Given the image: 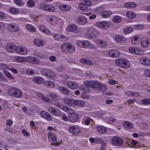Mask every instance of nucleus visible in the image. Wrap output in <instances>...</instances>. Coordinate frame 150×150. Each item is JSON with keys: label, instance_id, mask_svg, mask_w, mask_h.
Wrapping results in <instances>:
<instances>
[{"label": "nucleus", "instance_id": "nucleus-48", "mask_svg": "<svg viewBox=\"0 0 150 150\" xmlns=\"http://www.w3.org/2000/svg\"><path fill=\"white\" fill-rule=\"evenodd\" d=\"M115 40L116 42L124 41L125 40V38L122 36L118 35H116L115 38Z\"/></svg>", "mask_w": 150, "mask_h": 150}, {"label": "nucleus", "instance_id": "nucleus-8", "mask_svg": "<svg viewBox=\"0 0 150 150\" xmlns=\"http://www.w3.org/2000/svg\"><path fill=\"white\" fill-rule=\"evenodd\" d=\"M47 110L51 114L55 116H59L62 115L61 111L58 109L54 107H50Z\"/></svg>", "mask_w": 150, "mask_h": 150}, {"label": "nucleus", "instance_id": "nucleus-60", "mask_svg": "<svg viewBox=\"0 0 150 150\" xmlns=\"http://www.w3.org/2000/svg\"><path fill=\"white\" fill-rule=\"evenodd\" d=\"M142 104L144 105H146L150 104V99L148 98H145L142 99L141 101Z\"/></svg>", "mask_w": 150, "mask_h": 150}, {"label": "nucleus", "instance_id": "nucleus-56", "mask_svg": "<svg viewBox=\"0 0 150 150\" xmlns=\"http://www.w3.org/2000/svg\"><path fill=\"white\" fill-rule=\"evenodd\" d=\"M138 37L137 36H134L131 39L132 43L134 44H136L138 43Z\"/></svg>", "mask_w": 150, "mask_h": 150}, {"label": "nucleus", "instance_id": "nucleus-57", "mask_svg": "<svg viewBox=\"0 0 150 150\" xmlns=\"http://www.w3.org/2000/svg\"><path fill=\"white\" fill-rule=\"evenodd\" d=\"M27 4L29 7H32L35 6V2L33 0H28L27 1Z\"/></svg>", "mask_w": 150, "mask_h": 150}, {"label": "nucleus", "instance_id": "nucleus-22", "mask_svg": "<svg viewBox=\"0 0 150 150\" xmlns=\"http://www.w3.org/2000/svg\"><path fill=\"white\" fill-rule=\"evenodd\" d=\"M16 47L13 44H9L6 46V49L9 52H13L16 51Z\"/></svg>", "mask_w": 150, "mask_h": 150}, {"label": "nucleus", "instance_id": "nucleus-38", "mask_svg": "<svg viewBox=\"0 0 150 150\" xmlns=\"http://www.w3.org/2000/svg\"><path fill=\"white\" fill-rule=\"evenodd\" d=\"M39 28L41 32L47 35L49 34L50 33L49 30L43 25H40L39 26Z\"/></svg>", "mask_w": 150, "mask_h": 150}, {"label": "nucleus", "instance_id": "nucleus-63", "mask_svg": "<svg viewBox=\"0 0 150 150\" xmlns=\"http://www.w3.org/2000/svg\"><path fill=\"white\" fill-rule=\"evenodd\" d=\"M64 67L63 65H60L57 67V70L59 72H62L64 69Z\"/></svg>", "mask_w": 150, "mask_h": 150}, {"label": "nucleus", "instance_id": "nucleus-28", "mask_svg": "<svg viewBox=\"0 0 150 150\" xmlns=\"http://www.w3.org/2000/svg\"><path fill=\"white\" fill-rule=\"evenodd\" d=\"M122 125L124 127L128 129H132L133 127L132 124L127 121H124L122 122Z\"/></svg>", "mask_w": 150, "mask_h": 150}, {"label": "nucleus", "instance_id": "nucleus-15", "mask_svg": "<svg viewBox=\"0 0 150 150\" xmlns=\"http://www.w3.org/2000/svg\"><path fill=\"white\" fill-rule=\"evenodd\" d=\"M100 83L96 81H92L88 82H87V86L96 89V90H97L99 86Z\"/></svg>", "mask_w": 150, "mask_h": 150}, {"label": "nucleus", "instance_id": "nucleus-4", "mask_svg": "<svg viewBox=\"0 0 150 150\" xmlns=\"http://www.w3.org/2000/svg\"><path fill=\"white\" fill-rule=\"evenodd\" d=\"M47 137L49 141L52 142L51 145L56 146H58L59 143L57 142V136L55 132L50 131L47 134Z\"/></svg>", "mask_w": 150, "mask_h": 150}, {"label": "nucleus", "instance_id": "nucleus-3", "mask_svg": "<svg viewBox=\"0 0 150 150\" xmlns=\"http://www.w3.org/2000/svg\"><path fill=\"white\" fill-rule=\"evenodd\" d=\"M91 4V1L89 0H83L79 4V8L81 10L86 11L90 10L89 6Z\"/></svg>", "mask_w": 150, "mask_h": 150}, {"label": "nucleus", "instance_id": "nucleus-32", "mask_svg": "<svg viewBox=\"0 0 150 150\" xmlns=\"http://www.w3.org/2000/svg\"><path fill=\"white\" fill-rule=\"evenodd\" d=\"M79 118V116L77 114H71L69 121L74 122L77 121Z\"/></svg>", "mask_w": 150, "mask_h": 150}, {"label": "nucleus", "instance_id": "nucleus-25", "mask_svg": "<svg viewBox=\"0 0 150 150\" xmlns=\"http://www.w3.org/2000/svg\"><path fill=\"white\" fill-rule=\"evenodd\" d=\"M140 62L142 64L149 65L150 64V60L148 58L143 57L140 59Z\"/></svg>", "mask_w": 150, "mask_h": 150}, {"label": "nucleus", "instance_id": "nucleus-6", "mask_svg": "<svg viewBox=\"0 0 150 150\" xmlns=\"http://www.w3.org/2000/svg\"><path fill=\"white\" fill-rule=\"evenodd\" d=\"M68 130L70 133L76 136L79 135L81 132V130L79 127L77 125H74L69 127Z\"/></svg>", "mask_w": 150, "mask_h": 150}, {"label": "nucleus", "instance_id": "nucleus-51", "mask_svg": "<svg viewBox=\"0 0 150 150\" xmlns=\"http://www.w3.org/2000/svg\"><path fill=\"white\" fill-rule=\"evenodd\" d=\"M26 28L29 31L34 32L36 30L35 28L33 25L30 24H28L26 26Z\"/></svg>", "mask_w": 150, "mask_h": 150}, {"label": "nucleus", "instance_id": "nucleus-26", "mask_svg": "<svg viewBox=\"0 0 150 150\" xmlns=\"http://www.w3.org/2000/svg\"><path fill=\"white\" fill-rule=\"evenodd\" d=\"M74 104L79 107H83L85 104L84 102L81 100H74Z\"/></svg>", "mask_w": 150, "mask_h": 150}, {"label": "nucleus", "instance_id": "nucleus-43", "mask_svg": "<svg viewBox=\"0 0 150 150\" xmlns=\"http://www.w3.org/2000/svg\"><path fill=\"white\" fill-rule=\"evenodd\" d=\"M34 81L38 84H41L43 81V78L40 76L35 77L33 78Z\"/></svg>", "mask_w": 150, "mask_h": 150}, {"label": "nucleus", "instance_id": "nucleus-64", "mask_svg": "<svg viewBox=\"0 0 150 150\" xmlns=\"http://www.w3.org/2000/svg\"><path fill=\"white\" fill-rule=\"evenodd\" d=\"M144 75L146 77H150V69H147L144 72Z\"/></svg>", "mask_w": 150, "mask_h": 150}, {"label": "nucleus", "instance_id": "nucleus-44", "mask_svg": "<svg viewBox=\"0 0 150 150\" xmlns=\"http://www.w3.org/2000/svg\"><path fill=\"white\" fill-rule=\"evenodd\" d=\"M124 6L125 8H133L136 6V4L134 3L129 2L125 3Z\"/></svg>", "mask_w": 150, "mask_h": 150}, {"label": "nucleus", "instance_id": "nucleus-18", "mask_svg": "<svg viewBox=\"0 0 150 150\" xmlns=\"http://www.w3.org/2000/svg\"><path fill=\"white\" fill-rule=\"evenodd\" d=\"M40 115L42 117L49 121L51 120L52 118V116L45 111H41L40 113Z\"/></svg>", "mask_w": 150, "mask_h": 150}, {"label": "nucleus", "instance_id": "nucleus-61", "mask_svg": "<svg viewBox=\"0 0 150 150\" xmlns=\"http://www.w3.org/2000/svg\"><path fill=\"white\" fill-rule=\"evenodd\" d=\"M4 74L9 79H13L14 77L12 76L10 73L6 70H4Z\"/></svg>", "mask_w": 150, "mask_h": 150}, {"label": "nucleus", "instance_id": "nucleus-31", "mask_svg": "<svg viewBox=\"0 0 150 150\" xmlns=\"http://www.w3.org/2000/svg\"><path fill=\"white\" fill-rule=\"evenodd\" d=\"M108 55L111 57L116 58L118 56L119 52L117 50H111L109 52Z\"/></svg>", "mask_w": 150, "mask_h": 150}, {"label": "nucleus", "instance_id": "nucleus-62", "mask_svg": "<svg viewBox=\"0 0 150 150\" xmlns=\"http://www.w3.org/2000/svg\"><path fill=\"white\" fill-rule=\"evenodd\" d=\"M6 69H9L5 64L4 63L0 64V69L1 70L4 71V70H6Z\"/></svg>", "mask_w": 150, "mask_h": 150}, {"label": "nucleus", "instance_id": "nucleus-5", "mask_svg": "<svg viewBox=\"0 0 150 150\" xmlns=\"http://www.w3.org/2000/svg\"><path fill=\"white\" fill-rule=\"evenodd\" d=\"M98 33L97 30L91 27H89L87 28L85 34L87 38L90 39L95 37Z\"/></svg>", "mask_w": 150, "mask_h": 150}, {"label": "nucleus", "instance_id": "nucleus-35", "mask_svg": "<svg viewBox=\"0 0 150 150\" xmlns=\"http://www.w3.org/2000/svg\"><path fill=\"white\" fill-rule=\"evenodd\" d=\"M48 21H49L50 23L54 24L57 23L59 21L58 18L55 16H52L48 18Z\"/></svg>", "mask_w": 150, "mask_h": 150}, {"label": "nucleus", "instance_id": "nucleus-33", "mask_svg": "<svg viewBox=\"0 0 150 150\" xmlns=\"http://www.w3.org/2000/svg\"><path fill=\"white\" fill-rule=\"evenodd\" d=\"M37 94L38 97L42 99L44 102L47 103L49 102L50 99L49 98L44 96L40 93H37Z\"/></svg>", "mask_w": 150, "mask_h": 150}, {"label": "nucleus", "instance_id": "nucleus-59", "mask_svg": "<svg viewBox=\"0 0 150 150\" xmlns=\"http://www.w3.org/2000/svg\"><path fill=\"white\" fill-rule=\"evenodd\" d=\"M53 105L55 106L60 108V109L62 110V109L63 106L62 104L61 103L55 102L54 103Z\"/></svg>", "mask_w": 150, "mask_h": 150}, {"label": "nucleus", "instance_id": "nucleus-54", "mask_svg": "<svg viewBox=\"0 0 150 150\" xmlns=\"http://www.w3.org/2000/svg\"><path fill=\"white\" fill-rule=\"evenodd\" d=\"M121 17L118 16H115L113 17L112 19V22L114 23H118L121 22Z\"/></svg>", "mask_w": 150, "mask_h": 150}, {"label": "nucleus", "instance_id": "nucleus-39", "mask_svg": "<svg viewBox=\"0 0 150 150\" xmlns=\"http://www.w3.org/2000/svg\"><path fill=\"white\" fill-rule=\"evenodd\" d=\"M71 8V6L69 5H60L59 7V8L60 10L64 11H69Z\"/></svg>", "mask_w": 150, "mask_h": 150}, {"label": "nucleus", "instance_id": "nucleus-12", "mask_svg": "<svg viewBox=\"0 0 150 150\" xmlns=\"http://www.w3.org/2000/svg\"><path fill=\"white\" fill-rule=\"evenodd\" d=\"M7 28L8 30L11 32H18L19 29L18 26L15 23H9Z\"/></svg>", "mask_w": 150, "mask_h": 150}, {"label": "nucleus", "instance_id": "nucleus-10", "mask_svg": "<svg viewBox=\"0 0 150 150\" xmlns=\"http://www.w3.org/2000/svg\"><path fill=\"white\" fill-rule=\"evenodd\" d=\"M112 144L115 145L120 146L123 144L124 141L123 140L118 137H113L111 139Z\"/></svg>", "mask_w": 150, "mask_h": 150}, {"label": "nucleus", "instance_id": "nucleus-16", "mask_svg": "<svg viewBox=\"0 0 150 150\" xmlns=\"http://www.w3.org/2000/svg\"><path fill=\"white\" fill-rule=\"evenodd\" d=\"M33 42L35 45L40 47L43 46L45 43L43 40L39 39L38 38H35L34 39Z\"/></svg>", "mask_w": 150, "mask_h": 150}, {"label": "nucleus", "instance_id": "nucleus-11", "mask_svg": "<svg viewBox=\"0 0 150 150\" xmlns=\"http://www.w3.org/2000/svg\"><path fill=\"white\" fill-rule=\"evenodd\" d=\"M76 44L78 46L83 48H87L90 44L89 42L86 40L77 41Z\"/></svg>", "mask_w": 150, "mask_h": 150}, {"label": "nucleus", "instance_id": "nucleus-42", "mask_svg": "<svg viewBox=\"0 0 150 150\" xmlns=\"http://www.w3.org/2000/svg\"><path fill=\"white\" fill-rule=\"evenodd\" d=\"M122 65L123 67H122L126 68L129 67V63L128 61L125 59L122 58Z\"/></svg>", "mask_w": 150, "mask_h": 150}, {"label": "nucleus", "instance_id": "nucleus-49", "mask_svg": "<svg viewBox=\"0 0 150 150\" xmlns=\"http://www.w3.org/2000/svg\"><path fill=\"white\" fill-rule=\"evenodd\" d=\"M50 97L53 100L56 101L57 100V96L56 93L52 92L49 93L48 94Z\"/></svg>", "mask_w": 150, "mask_h": 150}, {"label": "nucleus", "instance_id": "nucleus-47", "mask_svg": "<svg viewBox=\"0 0 150 150\" xmlns=\"http://www.w3.org/2000/svg\"><path fill=\"white\" fill-rule=\"evenodd\" d=\"M45 85L48 87L51 88H53L54 85V83L50 81H45L44 83Z\"/></svg>", "mask_w": 150, "mask_h": 150}, {"label": "nucleus", "instance_id": "nucleus-14", "mask_svg": "<svg viewBox=\"0 0 150 150\" xmlns=\"http://www.w3.org/2000/svg\"><path fill=\"white\" fill-rule=\"evenodd\" d=\"M16 51L17 54L21 55H25L27 53V49L25 47L19 46L16 47Z\"/></svg>", "mask_w": 150, "mask_h": 150}, {"label": "nucleus", "instance_id": "nucleus-58", "mask_svg": "<svg viewBox=\"0 0 150 150\" xmlns=\"http://www.w3.org/2000/svg\"><path fill=\"white\" fill-rule=\"evenodd\" d=\"M133 30V29L130 27H127L124 29L123 31L125 33L128 34Z\"/></svg>", "mask_w": 150, "mask_h": 150}, {"label": "nucleus", "instance_id": "nucleus-37", "mask_svg": "<svg viewBox=\"0 0 150 150\" xmlns=\"http://www.w3.org/2000/svg\"><path fill=\"white\" fill-rule=\"evenodd\" d=\"M77 28V26L75 24H71L68 26L66 29L69 32H73L76 30Z\"/></svg>", "mask_w": 150, "mask_h": 150}, {"label": "nucleus", "instance_id": "nucleus-13", "mask_svg": "<svg viewBox=\"0 0 150 150\" xmlns=\"http://www.w3.org/2000/svg\"><path fill=\"white\" fill-rule=\"evenodd\" d=\"M96 25L103 30L107 29L109 26V24L106 21H98L96 23Z\"/></svg>", "mask_w": 150, "mask_h": 150}, {"label": "nucleus", "instance_id": "nucleus-21", "mask_svg": "<svg viewBox=\"0 0 150 150\" xmlns=\"http://www.w3.org/2000/svg\"><path fill=\"white\" fill-rule=\"evenodd\" d=\"M148 38L144 37L142 38L140 41V43L142 46L143 47H147L149 44Z\"/></svg>", "mask_w": 150, "mask_h": 150}, {"label": "nucleus", "instance_id": "nucleus-30", "mask_svg": "<svg viewBox=\"0 0 150 150\" xmlns=\"http://www.w3.org/2000/svg\"><path fill=\"white\" fill-rule=\"evenodd\" d=\"M124 93L125 95L129 97L137 96H139V93L136 92L131 91H125L124 92Z\"/></svg>", "mask_w": 150, "mask_h": 150}, {"label": "nucleus", "instance_id": "nucleus-45", "mask_svg": "<svg viewBox=\"0 0 150 150\" xmlns=\"http://www.w3.org/2000/svg\"><path fill=\"white\" fill-rule=\"evenodd\" d=\"M126 16L128 18H133L135 16L136 14L133 12L128 11L126 12Z\"/></svg>", "mask_w": 150, "mask_h": 150}, {"label": "nucleus", "instance_id": "nucleus-50", "mask_svg": "<svg viewBox=\"0 0 150 150\" xmlns=\"http://www.w3.org/2000/svg\"><path fill=\"white\" fill-rule=\"evenodd\" d=\"M9 12L12 14H16L19 12V11L18 9L14 7H11L9 9Z\"/></svg>", "mask_w": 150, "mask_h": 150}, {"label": "nucleus", "instance_id": "nucleus-9", "mask_svg": "<svg viewBox=\"0 0 150 150\" xmlns=\"http://www.w3.org/2000/svg\"><path fill=\"white\" fill-rule=\"evenodd\" d=\"M129 50L131 53L138 55L143 54L144 52L142 50L135 47H130L129 48Z\"/></svg>", "mask_w": 150, "mask_h": 150}, {"label": "nucleus", "instance_id": "nucleus-17", "mask_svg": "<svg viewBox=\"0 0 150 150\" xmlns=\"http://www.w3.org/2000/svg\"><path fill=\"white\" fill-rule=\"evenodd\" d=\"M67 87L72 89H75L78 88L79 86L78 84L73 81H69L67 83Z\"/></svg>", "mask_w": 150, "mask_h": 150}, {"label": "nucleus", "instance_id": "nucleus-19", "mask_svg": "<svg viewBox=\"0 0 150 150\" xmlns=\"http://www.w3.org/2000/svg\"><path fill=\"white\" fill-rule=\"evenodd\" d=\"M76 21L80 25H83L86 24L87 22L86 18L83 16H81L77 17Z\"/></svg>", "mask_w": 150, "mask_h": 150}, {"label": "nucleus", "instance_id": "nucleus-29", "mask_svg": "<svg viewBox=\"0 0 150 150\" xmlns=\"http://www.w3.org/2000/svg\"><path fill=\"white\" fill-rule=\"evenodd\" d=\"M62 110L67 113L70 114H73L74 112V110L65 105H64L63 106Z\"/></svg>", "mask_w": 150, "mask_h": 150}, {"label": "nucleus", "instance_id": "nucleus-46", "mask_svg": "<svg viewBox=\"0 0 150 150\" xmlns=\"http://www.w3.org/2000/svg\"><path fill=\"white\" fill-rule=\"evenodd\" d=\"M97 130L99 132L103 134L106 132V129L104 127L101 126H99L97 127Z\"/></svg>", "mask_w": 150, "mask_h": 150}, {"label": "nucleus", "instance_id": "nucleus-24", "mask_svg": "<svg viewBox=\"0 0 150 150\" xmlns=\"http://www.w3.org/2000/svg\"><path fill=\"white\" fill-rule=\"evenodd\" d=\"M63 101L64 103L66 105L69 106L72 105V103H73L74 100L70 98H69L65 96L63 99Z\"/></svg>", "mask_w": 150, "mask_h": 150}, {"label": "nucleus", "instance_id": "nucleus-55", "mask_svg": "<svg viewBox=\"0 0 150 150\" xmlns=\"http://www.w3.org/2000/svg\"><path fill=\"white\" fill-rule=\"evenodd\" d=\"M122 58H119L116 59L115 61V63L117 66L122 67H123L122 65Z\"/></svg>", "mask_w": 150, "mask_h": 150}, {"label": "nucleus", "instance_id": "nucleus-36", "mask_svg": "<svg viewBox=\"0 0 150 150\" xmlns=\"http://www.w3.org/2000/svg\"><path fill=\"white\" fill-rule=\"evenodd\" d=\"M87 81H85L83 82L85 86H80L79 87V89L80 90H82L84 91V92H88L90 91L89 88L88 87V86H87L86 85H87Z\"/></svg>", "mask_w": 150, "mask_h": 150}, {"label": "nucleus", "instance_id": "nucleus-34", "mask_svg": "<svg viewBox=\"0 0 150 150\" xmlns=\"http://www.w3.org/2000/svg\"><path fill=\"white\" fill-rule=\"evenodd\" d=\"M112 14L111 11L109 10L104 11L101 13V16L104 18H109L110 16Z\"/></svg>", "mask_w": 150, "mask_h": 150}, {"label": "nucleus", "instance_id": "nucleus-53", "mask_svg": "<svg viewBox=\"0 0 150 150\" xmlns=\"http://www.w3.org/2000/svg\"><path fill=\"white\" fill-rule=\"evenodd\" d=\"M106 90V86L103 84L100 83L97 91H99L100 92H104Z\"/></svg>", "mask_w": 150, "mask_h": 150}, {"label": "nucleus", "instance_id": "nucleus-20", "mask_svg": "<svg viewBox=\"0 0 150 150\" xmlns=\"http://www.w3.org/2000/svg\"><path fill=\"white\" fill-rule=\"evenodd\" d=\"M54 37L55 40L61 41H65L67 39L66 36L61 34H55Z\"/></svg>", "mask_w": 150, "mask_h": 150}, {"label": "nucleus", "instance_id": "nucleus-27", "mask_svg": "<svg viewBox=\"0 0 150 150\" xmlns=\"http://www.w3.org/2000/svg\"><path fill=\"white\" fill-rule=\"evenodd\" d=\"M96 42L98 45L102 48L105 47L107 45L106 41L102 39L97 40Z\"/></svg>", "mask_w": 150, "mask_h": 150}, {"label": "nucleus", "instance_id": "nucleus-1", "mask_svg": "<svg viewBox=\"0 0 150 150\" xmlns=\"http://www.w3.org/2000/svg\"><path fill=\"white\" fill-rule=\"evenodd\" d=\"M7 93L9 96L16 98H20L22 95V91L15 87L8 88Z\"/></svg>", "mask_w": 150, "mask_h": 150}, {"label": "nucleus", "instance_id": "nucleus-2", "mask_svg": "<svg viewBox=\"0 0 150 150\" xmlns=\"http://www.w3.org/2000/svg\"><path fill=\"white\" fill-rule=\"evenodd\" d=\"M74 47L71 44L67 42H64L61 46V50L63 52L70 54L73 53L75 51Z\"/></svg>", "mask_w": 150, "mask_h": 150}, {"label": "nucleus", "instance_id": "nucleus-7", "mask_svg": "<svg viewBox=\"0 0 150 150\" xmlns=\"http://www.w3.org/2000/svg\"><path fill=\"white\" fill-rule=\"evenodd\" d=\"M42 75L48 77L53 78L55 76L54 72L52 70L47 69H42L41 71Z\"/></svg>", "mask_w": 150, "mask_h": 150}, {"label": "nucleus", "instance_id": "nucleus-52", "mask_svg": "<svg viewBox=\"0 0 150 150\" xmlns=\"http://www.w3.org/2000/svg\"><path fill=\"white\" fill-rule=\"evenodd\" d=\"M16 61L18 63H24L26 61L25 58L22 57H17L15 58Z\"/></svg>", "mask_w": 150, "mask_h": 150}, {"label": "nucleus", "instance_id": "nucleus-41", "mask_svg": "<svg viewBox=\"0 0 150 150\" xmlns=\"http://www.w3.org/2000/svg\"><path fill=\"white\" fill-rule=\"evenodd\" d=\"M45 11L49 12H53L55 10L54 6L48 4H45Z\"/></svg>", "mask_w": 150, "mask_h": 150}, {"label": "nucleus", "instance_id": "nucleus-40", "mask_svg": "<svg viewBox=\"0 0 150 150\" xmlns=\"http://www.w3.org/2000/svg\"><path fill=\"white\" fill-rule=\"evenodd\" d=\"M80 61L82 63L89 66L92 65L93 64L92 61L88 59L82 58L80 60Z\"/></svg>", "mask_w": 150, "mask_h": 150}, {"label": "nucleus", "instance_id": "nucleus-23", "mask_svg": "<svg viewBox=\"0 0 150 150\" xmlns=\"http://www.w3.org/2000/svg\"><path fill=\"white\" fill-rule=\"evenodd\" d=\"M58 89L61 93L64 95H67L69 94V90L64 87L60 86L58 87Z\"/></svg>", "mask_w": 150, "mask_h": 150}]
</instances>
